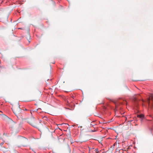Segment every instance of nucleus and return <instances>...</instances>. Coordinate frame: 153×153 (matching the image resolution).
<instances>
[{
  "instance_id": "423d86ee",
  "label": "nucleus",
  "mask_w": 153,
  "mask_h": 153,
  "mask_svg": "<svg viewBox=\"0 0 153 153\" xmlns=\"http://www.w3.org/2000/svg\"><path fill=\"white\" fill-rule=\"evenodd\" d=\"M30 149L32 150L33 151V152H34V153H35V152H34L33 151V150L32 148H31L30 147Z\"/></svg>"
},
{
  "instance_id": "f8f14e48",
  "label": "nucleus",
  "mask_w": 153,
  "mask_h": 153,
  "mask_svg": "<svg viewBox=\"0 0 153 153\" xmlns=\"http://www.w3.org/2000/svg\"><path fill=\"white\" fill-rule=\"evenodd\" d=\"M94 130H93V131H92V132H94Z\"/></svg>"
},
{
  "instance_id": "7ed1b4c3",
  "label": "nucleus",
  "mask_w": 153,
  "mask_h": 153,
  "mask_svg": "<svg viewBox=\"0 0 153 153\" xmlns=\"http://www.w3.org/2000/svg\"><path fill=\"white\" fill-rule=\"evenodd\" d=\"M137 117L139 118H140L141 120V122H142L143 119L144 118V115L143 114H140L139 115H137Z\"/></svg>"
},
{
  "instance_id": "f257e3e1",
  "label": "nucleus",
  "mask_w": 153,
  "mask_h": 153,
  "mask_svg": "<svg viewBox=\"0 0 153 153\" xmlns=\"http://www.w3.org/2000/svg\"><path fill=\"white\" fill-rule=\"evenodd\" d=\"M28 123L34 127L37 128L39 125H41L40 123L36 121L34 118L32 117L28 121Z\"/></svg>"
},
{
  "instance_id": "6e6552de",
  "label": "nucleus",
  "mask_w": 153,
  "mask_h": 153,
  "mask_svg": "<svg viewBox=\"0 0 153 153\" xmlns=\"http://www.w3.org/2000/svg\"><path fill=\"white\" fill-rule=\"evenodd\" d=\"M149 116H150L151 117H152V118H153V117H152V116L151 115H150Z\"/></svg>"
},
{
  "instance_id": "1a4fd4ad",
  "label": "nucleus",
  "mask_w": 153,
  "mask_h": 153,
  "mask_svg": "<svg viewBox=\"0 0 153 153\" xmlns=\"http://www.w3.org/2000/svg\"><path fill=\"white\" fill-rule=\"evenodd\" d=\"M116 144V142L114 144V146Z\"/></svg>"
},
{
  "instance_id": "f03ea898",
  "label": "nucleus",
  "mask_w": 153,
  "mask_h": 153,
  "mask_svg": "<svg viewBox=\"0 0 153 153\" xmlns=\"http://www.w3.org/2000/svg\"><path fill=\"white\" fill-rule=\"evenodd\" d=\"M151 100L152 101V105L153 107V94H149V97L147 99V102L149 105L150 104V100Z\"/></svg>"
},
{
  "instance_id": "ddd939ff",
  "label": "nucleus",
  "mask_w": 153,
  "mask_h": 153,
  "mask_svg": "<svg viewBox=\"0 0 153 153\" xmlns=\"http://www.w3.org/2000/svg\"><path fill=\"white\" fill-rule=\"evenodd\" d=\"M102 153H103V152H102Z\"/></svg>"
},
{
  "instance_id": "9d476101",
  "label": "nucleus",
  "mask_w": 153,
  "mask_h": 153,
  "mask_svg": "<svg viewBox=\"0 0 153 153\" xmlns=\"http://www.w3.org/2000/svg\"><path fill=\"white\" fill-rule=\"evenodd\" d=\"M96 153H100V152H96Z\"/></svg>"
},
{
  "instance_id": "39448f33",
  "label": "nucleus",
  "mask_w": 153,
  "mask_h": 153,
  "mask_svg": "<svg viewBox=\"0 0 153 153\" xmlns=\"http://www.w3.org/2000/svg\"><path fill=\"white\" fill-rule=\"evenodd\" d=\"M95 151L96 152H99L98 150V149H95Z\"/></svg>"
},
{
  "instance_id": "0eeeda50",
  "label": "nucleus",
  "mask_w": 153,
  "mask_h": 153,
  "mask_svg": "<svg viewBox=\"0 0 153 153\" xmlns=\"http://www.w3.org/2000/svg\"><path fill=\"white\" fill-rule=\"evenodd\" d=\"M3 144V143H0V145L2 146Z\"/></svg>"
},
{
  "instance_id": "9b49d317",
  "label": "nucleus",
  "mask_w": 153,
  "mask_h": 153,
  "mask_svg": "<svg viewBox=\"0 0 153 153\" xmlns=\"http://www.w3.org/2000/svg\"><path fill=\"white\" fill-rule=\"evenodd\" d=\"M19 110L21 111V109L20 108H19Z\"/></svg>"
},
{
  "instance_id": "20e7f679",
  "label": "nucleus",
  "mask_w": 153,
  "mask_h": 153,
  "mask_svg": "<svg viewBox=\"0 0 153 153\" xmlns=\"http://www.w3.org/2000/svg\"><path fill=\"white\" fill-rule=\"evenodd\" d=\"M13 111V112L15 114V115L17 116V115H18L19 114V111Z\"/></svg>"
}]
</instances>
